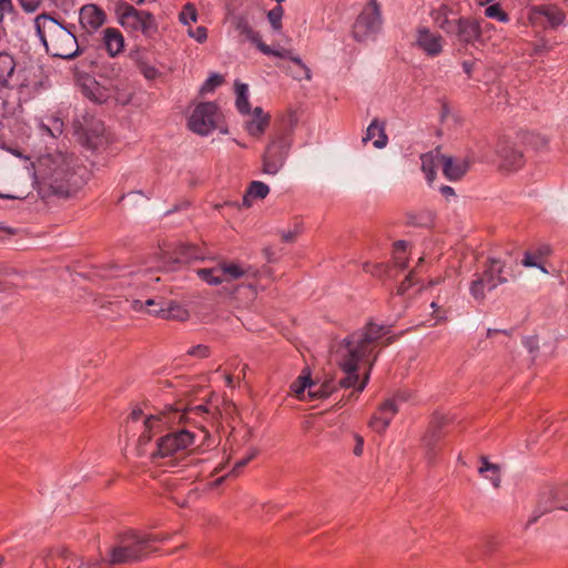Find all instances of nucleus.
Here are the masks:
<instances>
[{"mask_svg": "<svg viewBox=\"0 0 568 568\" xmlns=\"http://www.w3.org/2000/svg\"><path fill=\"white\" fill-rule=\"evenodd\" d=\"M390 329L374 322L367 323L337 344L332 352V361L345 373L338 386L355 387L359 379L361 367L365 368L363 379L357 390L362 392L367 385L373 366L378 357L377 347L390 345L395 337L389 335Z\"/></svg>", "mask_w": 568, "mask_h": 568, "instance_id": "nucleus-1", "label": "nucleus"}, {"mask_svg": "<svg viewBox=\"0 0 568 568\" xmlns=\"http://www.w3.org/2000/svg\"><path fill=\"white\" fill-rule=\"evenodd\" d=\"M34 28L48 53L62 59H73L77 55L79 44L70 28L63 27L47 13L36 17Z\"/></svg>", "mask_w": 568, "mask_h": 568, "instance_id": "nucleus-2", "label": "nucleus"}, {"mask_svg": "<svg viewBox=\"0 0 568 568\" xmlns=\"http://www.w3.org/2000/svg\"><path fill=\"white\" fill-rule=\"evenodd\" d=\"M73 156L63 152L48 154L40 159L43 178L54 193L68 195L77 182L73 181Z\"/></svg>", "mask_w": 568, "mask_h": 568, "instance_id": "nucleus-3", "label": "nucleus"}, {"mask_svg": "<svg viewBox=\"0 0 568 568\" xmlns=\"http://www.w3.org/2000/svg\"><path fill=\"white\" fill-rule=\"evenodd\" d=\"M196 274L210 285H220L241 278H256L258 270L240 261L221 260L214 267L197 268Z\"/></svg>", "mask_w": 568, "mask_h": 568, "instance_id": "nucleus-4", "label": "nucleus"}, {"mask_svg": "<svg viewBox=\"0 0 568 568\" xmlns=\"http://www.w3.org/2000/svg\"><path fill=\"white\" fill-rule=\"evenodd\" d=\"M194 444V434L187 429L170 433L158 442V448L152 454L154 459L169 458V465H175Z\"/></svg>", "mask_w": 568, "mask_h": 568, "instance_id": "nucleus-5", "label": "nucleus"}, {"mask_svg": "<svg viewBox=\"0 0 568 568\" xmlns=\"http://www.w3.org/2000/svg\"><path fill=\"white\" fill-rule=\"evenodd\" d=\"M234 29L242 37L243 41H250L265 55L276 57L278 59H293L300 64V57L294 53L290 48L285 47H271L264 43L257 32L253 30L248 20L244 16H235L232 19Z\"/></svg>", "mask_w": 568, "mask_h": 568, "instance_id": "nucleus-6", "label": "nucleus"}, {"mask_svg": "<svg viewBox=\"0 0 568 568\" xmlns=\"http://www.w3.org/2000/svg\"><path fill=\"white\" fill-rule=\"evenodd\" d=\"M120 24L132 32H142L151 37L156 32V24L153 16L143 10H138L126 2H119L115 9Z\"/></svg>", "mask_w": 568, "mask_h": 568, "instance_id": "nucleus-7", "label": "nucleus"}, {"mask_svg": "<svg viewBox=\"0 0 568 568\" xmlns=\"http://www.w3.org/2000/svg\"><path fill=\"white\" fill-rule=\"evenodd\" d=\"M131 307L136 312L148 307L146 312L149 314L166 320L185 321L189 316V313L184 307H182L176 302L168 300L163 296L148 298L145 302L133 300L131 302Z\"/></svg>", "mask_w": 568, "mask_h": 568, "instance_id": "nucleus-8", "label": "nucleus"}, {"mask_svg": "<svg viewBox=\"0 0 568 568\" xmlns=\"http://www.w3.org/2000/svg\"><path fill=\"white\" fill-rule=\"evenodd\" d=\"M150 538L132 536L112 548L109 562L112 565L134 564L146 558Z\"/></svg>", "mask_w": 568, "mask_h": 568, "instance_id": "nucleus-9", "label": "nucleus"}, {"mask_svg": "<svg viewBox=\"0 0 568 568\" xmlns=\"http://www.w3.org/2000/svg\"><path fill=\"white\" fill-rule=\"evenodd\" d=\"M381 29L382 18L378 4L375 0H369L353 26V37L359 42L367 41L374 39Z\"/></svg>", "mask_w": 568, "mask_h": 568, "instance_id": "nucleus-10", "label": "nucleus"}, {"mask_svg": "<svg viewBox=\"0 0 568 568\" xmlns=\"http://www.w3.org/2000/svg\"><path fill=\"white\" fill-rule=\"evenodd\" d=\"M436 22L447 34L454 36L462 43H474L480 37V24L477 20L469 18L459 19H440L436 18Z\"/></svg>", "mask_w": 568, "mask_h": 568, "instance_id": "nucleus-11", "label": "nucleus"}, {"mask_svg": "<svg viewBox=\"0 0 568 568\" xmlns=\"http://www.w3.org/2000/svg\"><path fill=\"white\" fill-rule=\"evenodd\" d=\"M219 119L217 106L213 102H203L191 114L189 126L200 135H207L216 128Z\"/></svg>", "mask_w": 568, "mask_h": 568, "instance_id": "nucleus-12", "label": "nucleus"}, {"mask_svg": "<svg viewBox=\"0 0 568 568\" xmlns=\"http://www.w3.org/2000/svg\"><path fill=\"white\" fill-rule=\"evenodd\" d=\"M290 149L285 136L274 139L263 154V172L275 175L284 165Z\"/></svg>", "mask_w": 568, "mask_h": 568, "instance_id": "nucleus-13", "label": "nucleus"}, {"mask_svg": "<svg viewBox=\"0 0 568 568\" xmlns=\"http://www.w3.org/2000/svg\"><path fill=\"white\" fill-rule=\"evenodd\" d=\"M175 418L173 417L172 409L161 413L160 415H149L143 419V432L139 437V445H146L152 437L162 432L164 426L174 424Z\"/></svg>", "mask_w": 568, "mask_h": 568, "instance_id": "nucleus-14", "label": "nucleus"}, {"mask_svg": "<svg viewBox=\"0 0 568 568\" xmlns=\"http://www.w3.org/2000/svg\"><path fill=\"white\" fill-rule=\"evenodd\" d=\"M106 21L105 11L93 3L84 4L79 10V22L81 28L93 33L99 30Z\"/></svg>", "mask_w": 568, "mask_h": 568, "instance_id": "nucleus-15", "label": "nucleus"}, {"mask_svg": "<svg viewBox=\"0 0 568 568\" xmlns=\"http://www.w3.org/2000/svg\"><path fill=\"white\" fill-rule=\"evenodd\" d=\"M415 44L429 57H437L444 48L442 36L430 31L426 27H420L416 31Z\"/></svg>", "mask_w": 568, "mask_h": 568, "instance_id": "nucleus-16", "label": "nucleus"}, {"mask_svg": "<svg viewBox=\"0 0 568 568\" xmlns=\"http://www.w3.org/2000/svg\"><path fill=\"white\" fill-rule=\"evenodd\" d=\"M200 258H202V256L200 255L197 248L194 245H182L175 253V255L165 253L161 257L160 267L166 272H173L178 268V266L181 263Z\"/></svg>", "mask_w": 568, "mask_h": 568, "instance_id": "nucleus-17", "label": "nucleus"}, {"mask_svg": "<svg viewBox=\"0 0 568 568\" xmlns=\"http://www.w3.org/2000/svg\"><path fill=\"white\" fill-rule=\"evenodd\" d=\"M397 413V398L386 399L369 420V427L377 433L385 432Z\"/></svg>", "mask_w": 568, "mask_h": 568, "instance_id": "nucleus-18", "label": "nucleus"}, {"mask_svg": "<svg viewBox=\"0 0 568 568\" xmlns=\"http://www.w3.org/2000/svg\"><path fill=\"white\" fill-rule=\"evenodd\" d=\"M552 509L568 510V504L560 501L557 491L548 489L541 494L534 515L528 523H535L540 516Z\"/></svg>", "mask_w": 568, "mask_h": 568, "instance_id": "nucleus-19", "label": "nucleus"}, {"mask_svg": "<svg viewBox=\"0 0 568 568\" xmlns=\"http://www.w3.org/2000/svg\"><path fill=\"white\" fill-rule=\"evenodd\" d=\"M58 559L75 560L79 562V565H78L79 568H82L84 566L95 567L98 565V562L84 561V559H82V558H75L68 549H65L63 547H59L55 549H49L42 554V560H43L44 565L47 566V568H51V566L53 568H70V566H68V567H63L62 565L59 566L55 562Z\"/></svg>", "mask_w": 568, "mask_h": 568, "instance_id": "nucleus-20", "label": "nucleus"}, {"mask_svg": "<svg viewBox=\"0 0 568 568\" xmlns=\"http://www.w3.org/2000/svg\"><path fill=\"white\" fill-rule=\"evenodd\" d=\"M497 154L500 159V166L504 170H518L524 164V155L521 151L515 149L507 142L498 144Z\"/></svg>", "mask_w": 568, "mask_h": 568, "instance_id": "nucleus-21", "label": "nucleus"}, {"mask_svg": "<svg viewBox=\"0 0 568 568\" xmlns=\"http://www.w3.org/2000/svg\"><path fill=\"white\" fill-rule=\"evenodd\" d=\"M469 169V163L467 160L462 158H453L449 155H445L442 159V170L444 175L449 181H456L463 178Z\"/></svg>", "mask_w": 568, "mask_h": 568, "instance_id": "nucleus-22", "label": "nucleus"}, {"mask_svg": "<svg viewBox=\"0 0 568 568\" xmlns=\"http://www.w3.org/2000/svg\"><path fill=\"white\" fill-rule=\"evenodd\" d=\"M80 88L82 93L95 103H103L110 97L109 90L91 77L83 78Z\"/></svg>", "mask_w": 568, "mask_h": 568, "instance_id": "nucleus-23", "label": "nucleus"}, {"mask_svg": "<svg viewBox=\"0 0 568 568\" xmlns=\"http://www.w3.org/2000/svg\"><path fill=\"white\" fill-rule=\"evenodd\" d=\"M495 282L491 281L490 271H483L476 275V278L471 281L469 286L470 295L476 301H484L487 292L495 290Z\"/></svg>", "mask_w": 568, "mask_h": 568, "instance_id": "nucleus-24", "label": "nucleus"}, {"mask_svg": "<svg viewBox=\"0 0 568 568\" xmlns=\"http://www.w3.org/2000/svg\"><path fill=\"white\" fill-rule=\"evenodd\" d=\"M16 61L11 54L6 51L0 52V90L14 88L13 77Z\"/></svg>", "mask_w": 568, "mask_h": 568, "instance_id": "nucleus-25", "label": "nucleus"}, {"mask_svg": "<svg viewBox=\"0 0 568 568\" xmlns=\"http://www.w3.org/2000/svg\"><path fill=\"white\" fill-rule=\"evenodd\" d=\"M371 140L373 144L377 149H383L387 145L388 138L385 133L384 123L379 122L377 119H374L368 125L365 135L363 136V142L366 143Z\"/></svg>", "mask_w": 568, "mask_h": 568, "instance_id": "nucleus-26", "label": "nucleus"}, {"mask_svg": "<svg viewBox=\"0 0 568 568\" xmlns=\"http://www.w3.org/2000/svg\"><path fill=\"white\" fill-rule=\"evenodd\" d=\"M103 44L111 57L119 54L124 47L122 33L115 28H106L103 31Z\"/></svg>", "mask_w": 568, "mask_h": 568, "instance_id": "nucleus-27", "label": "nucleus"}, {"mask_svg": "<svg viewBox=\"0 0 568 568\" xmlns=\"http://www.w3.org/2000/svg\"><path fill=\"white\" fill-rule=\"evenodd\" d=\"M270 123V115L264 113L262 108L256 106L253 110L252 118L246 122V130L253 136L263 134Z\"/></svg>", "mask_w": 568, "mask_h": 568, "instance_id": "nucleus-28", "label": "nucleus"}, {"mask_svg": "<svg viewBox=\"0 0 568 568\" xmlns=\"http://www.w3.org/2000/svg\"><path fill=\"white\" fill-rule=\"evenodd\" d=\"M549 254V246H540L535 252H526L521 261V264L525 267H538L544 274H548V270L544 266V260Z\"/></svg>", "mask_w": 568, "mask_h": 568, "instance_id": "nucleus-29", "label": "nucleus"}, {"mask_svg": "<svg viewBox=\"0 0 568 568\" xmlns=\"http://www.w3.org/2000/svg\"><path fill=\"white\" fill-rule=\"evenodd\" d=\"M444 156L445 155L440 153L438 148L420 156L422 171L425 173L428 181L434 180L435 169L439 165L442 166V159Z\"/></svg>", "mask_w": 568, "mask_h": 568, "instance_id": "nucleus-30", "label": "nucleus"}, {"mask_svg": "<svg viewBox=\"0 0 568 568\" xmlns=\"http://www.w3.org/2000/svg\"><path fill=\"white\" fill-rule=\"evenodd\" d=\"M484 271H490L491 281L495 282V287L508 282V271L505 263L496 257H489L485 263Z\"/></svg>", "mask_w": 568, "mask_h": 568, "instance_id": "nucleus-31", "label": "nucleus"}, {"mask_svg": "<svg viewBox=\"0 0 568 568\" xmlns=\"http://www.w3.org/2000/svg\"><path fill=\"white\" fill-rule=\"evenodd\" d=\"M172 412L176 423L193 422L194 424H199V422L195 419L196 417L209 414V409L204 405H196L186 408H174Z\"/></svg>", "mask_w": 568, "mask_h": 568, "instance_id": "nucleus-32", "label": "nucleus"}, {"mask_svg": "<svg viewBox=\"0 0 568 568\" xmlns=\"http://www.w3.org/2000/svg\"><path fill=\"white\" fill-rule=\"evenodd\" d=\"M478 473L486 479L490 480L495 488L500 485V466L490 463L485 456L480 457V466Z\"/></svg>", "mask_w": 568, "mask_h": 568, "instance_id": "nucleus-33", "label": "nucleus"}, {"mask_svg": "<svg viewBox=\"0 0 568 568\" xmlns=\"http://www.w3.org/2000/svg\"><path fill=\"white\" fill-rule=\"evenodd\" d=\"M536 13L544 17L550 27L556 28L564 23L565 21V13L555 6H545L540 7Z\"/></svg>", "mask_w": 568, "mask_h": 568, "instance_id": "nucleus-34", "label": "nucleus"}, {"mask_svg": "<svg viewBox=\"0 0 568 568\" xmlns=\"http://www.w3.org/2000/svg\"><path fill=\"white\" fill-rule=\"evenodd\" d=\"M294 67H286L284 63L278 62L276 63V67L290 74L292 78L301 80L303 78L310 80L311 79V71L310 69L303 63V61L300 59V64L295 62L293 59H288Z\"/></svg>", "mask_w": 568, "mask_h": 568, "instance_id": "nucleus-35", "label": "nucleus"}, {"mask_svg": "<svg viewBox=\"0 0 568 568\" xmlns=\"http://www.w3.org/2000/svg\"><path fill=\"white\" fill-rule=\"evenodd\" d=\"M337 385L333 381H325L323 384H316L312 381L310 386L308 397L310 399H320L329 396Z\"/></svg>", "mask_w": 568, "mask_h": 568, "instance_id": "nucleus-36", "label": "nucleus"}, {"mask_svg": "<svg viewBox=\"0 0 568 568\" xmlns=\"http://www.w3.org/2000/svg\"><path fill=\"white\" fill-rule=\"evenodd\" d=\"M268 192H270V187L265 183L260 182V181H253V182H251V184L246 191V194L244 195L243 203H244V205L250 206L251 205L250 197L264 199V197H266Z\"/></svg>", "mask_w": 568, "mask_h": 568, "instance_id": "nucleus-37", "label": "nucleus"}, {"mask_svg": "<svg viewBox=\"0 0 568 568\" xmlns=\"http://www.w3.org/2000/svg\"><path fill=\"white\" fill-rule=\"evenodd\" d=\"M236 108L241 113L247 114L250 112L248 88L246 84H236Z\"/></svg>", "mask_w": 568, "mask_h": 568, "instance_id": "nucleus-38", "label": "nucleus"}, {"mask_svg": "<svg viewBox=\"0 0 568 568\" xmlns=\"http://www.w3.org/2000/svg\"><path fill=\"white\" fill-rule=\"evenodd\" d=\"M440 425H434L432 428L427 432V434L423 438V444L425 448L427 449L428 454H432L439 439L442 438V433L439 429Z\"/></svg>", "mask_w": 568, "mask_h": 568, "instance_id": "nucleus-39", "label": "nucleus"}, {"mask_svg": "<svg viewBox=\"0 0 568 568\" xmlns=\"http://www.w3.org/2000/svg\"><path fill=\"white\" fill-rule=\"evenodd\" d=\"M312 379L310 375H301L291 386L292 392L298 399L305 398V390L310 392Z\"/></svg>", "mask_w": 568, "mask_h": 568, "instance_id": "nucleus-40", "label": "nucleus"}, {"mask_svg": "<svg viewBox=\"0 0 568 568\" xmlns=\"http://www.w3.org/2000/svg\"><path fill=\"white\" fill-rule=\"evenodd\" d=\"M39 129L42 134H47L51 138H57L63 132V122L60 119H51L50 124L41 122Z\"/></svg>", "mask_w": 568, "mask_h": 568, "instance_id": "nucleus-41", "label": "nucleus"}, {"mask_svg": "<svg viewBox=\"0 0 568 568\" xmlns=\"http://www.w3.org/2000/svg\"><path fill=\"white\" fill-rule=\"evenodd\" d=\"M101 125H97L92 132L87 134V145L90 149L97 150L103 146L108 141L106 138L102 134L103 129Z\"/></svg>", "mask_w": 568, "mask_h": 568, "instance_id": "nucleus-42", "label": "nucleus"}, {"mask_svg": "<svg viewBox=\"0 0 568 568\" xmlns=\"http://www.w3.org/2000/svg\"><path fill=\"white\" fill-rule=\"evenodd\" d=\"M406 246L407 244L405 241H398L394 244V262L400 270H404L407 265L405 257Z\"/></svg>", "mask_w": 568, "mask_h": 568, "instance_id": "nucleus-43", "label": "nucleus"}, {"mask_svg": "<svg viewBox=\"0 0 568 568\" xmlns=\"http://www.w3.org/2000/svg\"><path fill=\"white\" fill-rule=\"evenodd\" d=\"M283 13L284 10L281 6H276L268 11L267 18L274 30H280L282 28Z\"/></svg>", "mask_w": 568, "mask_h": 568, "instance_id": "nucleus-44", "label": "nucleus"}, {"mask_svg": "<svg viewBox=\"0 0 568 568\" xmlns=\"http://www.w3.org/2000/svg\"><path fill=\"white\" fill-rule=\"evenodd\" d=\"M485 16L501 22L508 21V14L504 12L499 4H491L485 9Z\"/></svg>", "mask_w": 568, "mask_h": 568, "instance_id": "nucleus-45", "label": "nucleus"}, {"mask_svg": "<svg viewBox=\"0 0 568 568\" xmlns=\"http://www.w3.org/2000/svg\"><path fill=\"white\" fill-rule=\"evenodd\" d=\"M197 19V13L195 8L187 3L184 6L183 10L180 13V21L183 24H190L191 22H195Z\"/></svg>", "mask_w": 568, "mask_h": 568, "instance_id": "nucleus-46", "label": "nucleus"}, {"mask_svg": "<svg viewBox=\"0 0 568 568\" xmlns=\"http://www.w3.org/2000/svg\"><path fill=\"white\" fill-rule=\"evenodd\" d=\"M223 78L220 74L211 75L201 87L202 93L212 92L216 87L222 84Z\"/></svg>", "mask_w": 568, "mask_h": 568, "instance_id": "nucleus-47", "label": "nucleus"}, {"mask_svg": "<svg viewBox=\"0 0 568 568\" xmlns=\"http://www.w3.org/2000/svg\"><path fill=\"white\" fill-rule=\"evenodd\" d=\"M256 455H257V450L252 449V452L250 453L248 456L236 462V464L234 465V467L232 469V474L237 475L241 471V469L243 467H245Z\"/></svg>", "mask_w": 568, "mask_h": 568, "instance_id": "nucleus-48", "label": "nucleus"}, {"mask_svg": "<svg viewBox=\"0 0 568 568\" xmlns=\"http://www.w3.org/2000/svg\"><path fill=\"white\" fill-rule=\"evenodd\" d=\"M414 283V271L409 272V274L406 276V278L400 283V285L397 288V294L403 296L407 292V290L413 285Z\"/></svg>", "mask_w": 568, "mask_h": 568, "instance_id": "nucleus-49", "label": "nucleus"}, {"mask_svg": "<svg viewBox=\"0 0 568 568\" xmlns=\"http://www.w3.org/2000/svg\"><path fill=\"white\" fill-rule=\"evenodd\" d=\"M189 36L194 38L197 42L202 43L207 38L206 28L197 27L194 31L189 29Z\"/></svg>", "mask_w": 568, "mask_h": 568, "instance_id": "nucleus-50", "label": "nucleus"}, {"mask_svg": "<svg viewBox=\"0 0 568 568\" xmlns=\"http://www.w3.org/2000/svg\"><path fill=\"white\" fill-rule=\"evenodd\" d=\"M18 1L26 12H34L41 3V0H18Z\"/></svg>", "mask_w": 568, "mask_h": 568, "instance_id": "nucleus-51", "label": "nucleus"}, {"mask_svg": "<svg viewBox=\"0 0 568 568\" xmlns=\"http://www.w3.org/2000/svg\"><path fill=\"white\" fill-rule=\"evenodd\" d=\"M430 306L434 308V317H435V323L433 325H437L439 323H443L446 321V312L440 310V307L438 306L437 302H433L430 304Z\"/></svg>", "mask_w": 568, "mask_h": 568, "instance_id": "nucleus-52", "label": "nucleus"}, {"mask_svg": "<svg viewBox=\"0 0 568 568\" xmlns=\"http://www.w3.org/2000/svg\"><path fill=\"white\" fill-rule=\"evenodd\" d=\"M189 355L196 356V357H206L209 355V348L205 345H197L194 347H191L187 351Z\"/></svg>", "mask_w": 568, "mask_h": 568, "instance_id": "nucleus-53", "label": "nucleus"}, {"mask_svg": "<svg viewBox=\"0 0 568 568\" xmlns=\"http://www.w3.org/2000/svg\"><path fill=\"white\" fill-rule=\"evenodd\" d=\"M523 343L530 353L538 348V341L535 337H526Z\"/></svg>", "mask_w": 568, "mask_h": 568, "instance_id": "nucleus-54", "label": "nucleus"}, {"mask_svg": "<svg viewBox=\"0 0 568 568\" xmlns=\"http://www.w3.org/2000/svg\"><path fill=\"white\" fill-rule=\"evenodd\" d=\"M297 231L282 232L281 237L284 242H293L297 235Z\"/></svg>", "mask_w": 568, "mask_h": 568, "instance_id": "nucleus-55", "label": "nucleus"}, {"mask_svg": "<svg viewBox=\"0 0 568 568\" xmlns=\"http://www.w3.org/2000/svg\"><path fill=\"white\" fill-rule=\"evenodd\" d=\"M12 8L11 0H0V21L3 19V11Z\"/></svg>", "mask_w": 568, "mask_h": 568, "instance_id": "nucleus-56", "label": "nucleus"}, {"mask_svg": "<svg viewBox=\"0 0 568 568\" xmlns=\"http://www.w3.org/2000/svg\"><path fill=\"white\" fill-rule=\"evenodd\" d=\"M146 416L143 415V412L141 409H134L131 415H130V419L131 422L135 423V422H139V420H142L145 418Z\"/></svg>", "mask_w": 568, "mask_h": 568, "instance_id": "nucleus-57", "label": "nucleus"}, {"mask_svg": "<svg viewBox=\"0 0 568 568\" xmlns=\"http://www.w3.org/2000/svg\"><path fill=\"white\" fill-rule=\"evenodd\" d=\"M356 440H357V443H356V446L354 447V454L356 456H359L363 454L364 440L359 436H356Z\"/></svg>", "mask_w": 568, "mask_h": 568, "instance_id": "nucleus-58", "label": "nucleus"}, {"mask_svg": "<svg viewBox=\"0 0 568 568\" xmlns=\"http://www.w3.org/2000/svg\"><path fill=\"white\" fill-rule=\"evenodd\" d=\"M156 73L158 71L154 69V68H151V67H146L143 69V74L145 75V78L148 79H153L156 77Z\"/></svg>", "mask_w": 568, "mask_h": 568, "instance_id": "nucleus-59", "label": "nucleus"}, {"mask_svg": "<svg viewBox=\"0 0 568 568\" xmlns=\"http://www.w3.org/2000/svg\"><path fill=\"white\" fill-rule=\"evenodd\" d=\"M440 192H442V194H443L444 196H450V195H454V194H455V192H454L453 187L447 186V185L442 186V187H440Z\"/></svg>", "mask_w": 568, "mask_h": 568, "instance_id": "nucleus-60", "label": "nucleus"}, {"mask_svg": "<svg viewBox=\"0 0 568 568\" xmlns=\"http://www.w3.org/2000/svg\"><path fill=\"white\" fill-rule=\"evenodd\" d=\"M473 65H474V63H471V62H468V61L463 62V69H464V71H465L467 74H470V73H471Z\"/></svg>", "mask_w": 568, "mask_h": 568, "instance_id": "nucleus-61", "label": "nucleus"}, {"mask_svg": "<svg viewBox=\"0 0 568 568\" xmlns=\"http://www.w3.org/2000/svg\"><path fill=\"white\" fill-rule=\"evenodd\" d=\"M263 253H264L265 257L267 258V261H272L273 260L272 258L273 252H272V250L270 247H265L263 250Z\"/></svg>", "mask_w": 568, "mask_h": 568, "instance_id": "nucleus-62", "label": "nucleus"}, {"mask_svg": "<svg viewBox=\"0 0 568 568\" xmlns=\"http://www.w3.org/2000/svg\"><path fill=\"white\" fill-rule=\"evenodd\" d=\"M225 381H226L227 386H230V387L234 386L232 375H226Z\"/></svg>", "mask_w": 568, "mask_h": 568, "instance_id": "nucleus-63", "label": "nucleus"}, {"mask_svg": "<svg viewBox=\"0 0 568 568\" xmlns=\"http://www.w3.org/2000/svg\"><path fill=\"white\" fill-rule=\"evenodd\" d=\"M498 332H499L498 329H491V328H489V329L487 331V336H488V337H491L494 334H496V333H498Z\"/></svg>", "mask_w": 568, "mask_h": 568, "instance_id": "nucleus-64", "label": "nucleus"}]
</instances>
